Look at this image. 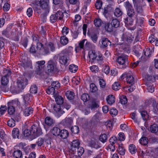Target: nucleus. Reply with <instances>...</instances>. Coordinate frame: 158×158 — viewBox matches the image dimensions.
<instances>
[{
  "label": "nucleus",
  "mask_w": 158,
  "mask_h": 158,
  "mask_svg": "<svg viewBox=\"0 0 158 158\" xmlns=\"http://www.w3.org/2000/svg\"><path fill=\"white\" fill-rule=\"evenodd\" d=\"M42 133L41 128L38 126H36L34 124L31 126L30 130L28 129H26L23 132L24 136L27 137L31 135L33 139L36 138Z\"/></svg>",
  "instance_id": "obj_1"
},
{
  "label": "nucleus",
  "mask_w": 158,
  "mask_h": 158,
  "mask_svg": "<svg viewBox=\"0 0 158 158\" xmlns=\"http://www.w3.org/2000/svg\"><path fill=\"white\" fill-rule=\"evenodd\" d=\"M49 0H36L35 4H33L32 8L29 7L27 10H40L41 9L49 10Z\"/></svg>",
  "instance_id": "obj_2"
},
{
  "label": "nucleus",
  "mask_w": 158,
  "mask_h": 158,
  "mask_svg": "<svg viewBox=\"0 0 158 158\" xmlns=\"http://www.w3.org/2000/svg\"><path fill=\"white\" fill-rule=\"evenodd\" d=\"M55 50V47L53 44L52 42L46 43L44 47L42 44L41 54L43 55L48 54L50 53V51L53 52Z\"/></svg>",
  "instance_id": "obj_3"
},
{
  "label": "nucleus",
  "mask_w": 158,
  "mask_h": 158,
  "mask_svg": "<svg viewBox=\"0 0 158 158\" xmlns=\"http://www.w3.org/2000/svg\"><path fill=\"white\" fill-rule=\"evenodd\" d=\"M27 80L24 76L19 77L17 81L18 91L19 92L23 89L27 85Z\"/></svg>",
  "instance_id": "obj_4"
},
{
  "label": "nucleus",
  "mask_w": 158,
  "mask_h": 158,
  "mask_svg": "<svg viewBox=\"0 0 158 158\" xmlns=\"http://www.w3.org/2000/svg\"><path fill=\"white\" fill-rule=\"evenodd\" d=\"M126 77V81L129 84H133L134 82L133 74L130 71H127L123 73L120 77V79L122 80L125 77Z\"/></svg>",
  "instance_id": "obj_5"
},
{
  "label": "nucleus",
  "mask_w": 158,
  "mask_h": 158,
  "mask_svg": "<svg viewBox=\"0 0 158 158\" xmlns=\"http://www.w3.org/2000/svg\"><path fill=\"white\" fill-rule=\"evenodd\" d=\"M117 61L119 64L120 68H124L126 67L127 63V56L125 55H122L118 57Z\"/></svg>",
  "instance_id": "obj_6"
},
{
  "label": "nucleus",
  "mask_w": 158,
  "mask_h": 158,
  "mask_svg": "<svg viewBox=\"0 0 158 158\" xmlns=\"http://www.w3.org/2000/svg\"><path fill=\"white\" fill-rule=\"evenodd\" d=\"M41 48H42V44L41 43H37L36 48H35V46L32 44L30 48L29 52L31 53H37L41 54Z\"/></svg>",
  "instance_id": "obj_7"
},
{
  "label": "nucleus",
  "mask_w": 158,
  "mask_h": 158,
  "mask_svg": "<svg viewBox=\"0 0 158 158\" xmlns=\"http://www.w3.org/2000/svg\"><path fill=\"white\" fill-rule=\"evenodd\" d=\"M59 62L62 65L67 66L69 64L68 63V59L67 56L63 54V52H62L60 54Z\"/></svg>",
  "instance_id": "obj_8"
},
{
  "label": "nucleus",
  "mask_w": 158,
  "mask_h": 158,
  "mask_svg": "<svg viewBox=\"0 0 158 158\" xmlns=\"http://www.w3.org/2000/svg\"><path fill=\"white\" fill-rule=\"evenodd\" d=\"M132 37L130 34L128 32H126L123 34L122 37V40L125 42H127L128 43H130L132 40Z\"/></svg>",
  "instance_id": "obj_9"
},
{
  "label": "nucleus",
  "mask_w": 158,
  "mask_h": 158,
  "mask_svg": "<svg viewBox=\"0 0 158 158\" xmlns=\"http://www.w3.org/2000/svg\"><path fill=\"white\" fill-rule=\"evenodd\" d=\"M124 22L128 28L131 30H134L135 29V27H130V26L133 25V21L131 18L128 17L125 18L124 19Z\"/></svg>",
  "instance_id": "obj_10"
},
{
  "label": "nucleus",
  "mask_w": 158,
  "mask_h": 158,
  "mask_svg": "<svg viewBox=\"0 0 158 158\" xmlns=\"http://www.w3.org/2000/svg\"><path fill=\"white\" fill-rule=\"evenodd\" d=\"M88 56L89 59V62L92 63L94 61L97 57V54L95 51L93 50L89 51L88 53Z\"/></svg>",
  "instance_id": "obj_11"
},
{
  "label": "nucleus",
  "mask_w": 158,
  "mask_h": 158,
  "mask_svg": "<svg viewBox=\"0 0 158 158\" xmlns=\"http://www.w3.org/2000/svg\"><path fill=\"white\" fill-rule=\"evenodd\" d=\"M53 109L56 112V115L58 117H60L64 112V111L61 110L60 106L59 105L55 106Z\"/></svg>",
  "instance_id": "obj_12"
},
{
  "label": "nucleus",
  "mask_w": 158,
  "mask_h": 158,
  "mask_svg": "<svg viewBox=\"0 0 158 158\" xmlns=\"http://www.w3.org/2000/svg\"><path fill=\"white\" fill-rule=\"evenodd\" d=\"M87 43V41L86 39H84L80 42L78 46L76 47L75 50L76 52H78L81 49L83 48L84 45L85 43Z\"/></svg>",
  "instance_id": "obj_13"
},
{
  "label": "nucleus",
  "mask_w": 158,
  "mask_h": 158,
  "mask_svg": "<svg viewBox=\"0 0 158 158\" xmlns=\"http://www.w3.org/2000/svg\"><path fill=\"white\" fill-rule=\"evenodd\" d=\"M100 43H101L103 47H106L108 45H111V42L106 38H103L101 39L100 41Z\"/></svg>",
  "instance_id": "obj_14"
},
{
  "label": "nucleus",
  "mask_w": 158,
  "mask_h": 158,
  "mask_svg": "<svg viewBox=\"0 0 158 158\" xmlns=\"http://www.w3.org/2000/svg\"><path fill=\"white\" fill-rule=\"evenodd\" d=\"M33 109L30 106L24 108V109H23V114L26 116H28L31 114L33 113Z\"/></svg>",
  "instance_id": "obj_15"
},
{
  "label": "nucleus",
  "mask_w": 158,
  "mask_h": 158,
  "mask_svg": "<svg viewBox=\"0 0 158 158\" xmlns=\"http://www.w3.org/2000/svg\"><path fill=\"white\" fill-rule=\"evenodd\" d=\"M45 123L48 126L53 125L55 121L50 117H47L45 119Z\"/></svg>",
  "instance_id": "obj_16"
},
{
  "label": "nucleus",
  "mask_w": 158,
  "mask_h": 158,
  "mask_svg": "<svg viewBox=\"0 0 158 158\" xmlns=\"http://www.w3.org/2000/svg\"><path fill=\"white\" fill-rule=\"evenodd\" d=\"M145 78L146 81V84H147L148 82H149L150 84L151 83V82H154L155 81V78L154 77L149 75L148 74L145 76Z\"/></svg>",
  "instance_id": "obj_17"
},
{
  "label": "nucleus",
  "mask_w": 158,
  "mask_h": 158,
  "mask_svg": "<svg viewBox=\"0 0 158 158\" xmlns=\"http://www.w3.org/2000/svg\"><path fill=\"white\" fill-rule=\"evenodd\" d=\"M64 125L69 126L71 124L73 123L72 119L71 118L66 117L62 121Z\"/></svg>",
  "instance_id": "obj_18"
},
{
  "label": "nucleus",
  "mask_w": 158,
  "mask_h": 158,
  "mask_svg": "<svg viewBox=\"0 0 158 158\" xmlns=\"http://www.w3.org/2000/svg\"><path fill=\"white\" fill-rule=\"evenodd\" d=\"M13 156L14 158H22V152L19 150L15 151L13 153Z\"/></svg>",
  "instance_id": "obj_19"
},
{
  "label": "nucleus",
  "mask_w": 158,
  "mask_h": 158,
  "mask_svg": "<svg viewBox=\"0 0 158 158\" xmlns=\"http://www.w3.org/2000/svg\"><path fill=\"white\" fill-rule=\"evenodd\" d=\"M12 135L14 138H18L19 135V130L17 128H14L12 131Z\"/></svg>",
  "instance_id": "obj_20"
},
{
  "label": "nucleus",
  "mask_w": 158,
  "mask_h": 158,
  "mask_svg": "<svg viewBox=\"0 0 158 158\" xmlns=\"http://www.w3.org/2000/svg\"><path fill=\"white\" fill-rule=\"evenodd\" d=\"M60 133L59 135L63 139H66L69 135V132L66 130H61Z\"/></svg>",
  "instance_id": "obj_21"
},
{
  "label": "nucleus",
  "mask_w": 158,
  "mask_h": 158,
  "mask_svg": "<svg viewBox=\"0 0 158 158\" xmlns=\"http://www.w3.org/2000/svg\"><path fill=\"white\" fill-rule=\"evenodd\" d=\"M114 96L112 95H108L106 98V101L108 104H112L115 102Z\"/></svg>",
  "instance_id": "obj_22"
},
{
  "label": "nucleus",
  "mask_w": 158,
  "mask_h": 158,
  "mask_svg": "<svg viewBox=\"0 0 158 158\" xmlns=\"http://www.w3.org/2000/svg\"><path fill=\"white\" fill-rule=\"evenodd\" d=\"M141 116L144 120H147L149 118V115L145 110H139Z\"/></svg>",
  "instance_id": "obj_23"
},
{
  "label": "nucleus",
  "mask_w": 158,
  "mask_h": 158,
  "mask_svg": "<svg viewBox=\"0 0 158 158\" xmlns=\"http://www.w3.org/2000/svg\"><path fill=\"white\" fill-rule=\"evenodd\" d=\"M150 131L153 133H156L158 132V126L155 124H154L151 126Z\"/></svg>",
  "instance_id": "obj_24"
},
{
  "label": "nucleus",
  "mask_w": 158,
  "mask_h": 158,
  "mask_svg": "<svg viewBox=\"0 0 158 158\" xmlns=\"http://www.w3.org/2000/svg\"><path fill=\"white\" fill-rule=\"evenodd\" d=\"M67 98L69 100H72L74 98V93L71 91H67L65 94Z\"/></svg>",
  "instance_id": "obj_25"
},
{
  "label": "nucleus",
  "mask_w": 158,
  "mask_h": 158,
  "mask_svg": "<svg viewBox=\"0 0 158 158\" xmlns=\"http://www.w3.org/2000/svg\"><path fill=\"white\" fill-rule=\"evenodd\" d=\"M60 131V129L59 128L56 127H54L52 131V134L53 135L55 136L59 135Z\"/></svg>",
  "instance_id": "obj_26"
},
{
  "label": "nucleus",
  "mask_w": 158,
  "mask_h": 158,
  "mask_svg": "<svg viewBox=\"0 0 158 158\" xmlns=\"http://www.w3.org/2000/svg\"><path fill=\"white\" fill-rule=\"evenodd\" d=\"M114 27L111 23H108L106 24L105 30L108 32H111L114 30Z\"/></svg>",
  "instance_id": "obj_27"
},
{
  "label": "nucleus",
  "mask_w": 158,
  "mask_h": 158,
  "mask_svg": "<svg viewBox=\"0 0 158 158\" xmlns=\"http://www.w3.org/2000/svg\"><path fill=\"white\" fill-rule=\"evenodd\" d=\"M55 99L56 102L58 105L62 104L63 103L64 99L60 96H57L55 97Z\"/></svg>",
  "instance_id": "obj_28"
},
{
  "label": "nucleus",
  "mask_w": 158,
  "mask_h": 158,
  "mask_svg": "<svg viewBox=\"0 0 158 158\" xmlns=\"http://www.w3.org/2000/svg\"><path fill=\"white\" fill-rule=\"evenodd\" d=\"M111 23L114 28H117L120 25V22L117 19H114L112 20Z\"/></svg>",
  "instance_id": "obj_29"
},
{
  "label": "nucleus",
  "mask_w": 158,
  "mask_h": 158,
  "mask_svg": "<svg viewBox=\"0 0 158 158\" xmlns=\"http://www.w3.org/2000/svg\"><path fill=\"white\" fill-rule=\"evenodd\" d=\"M125 149L123 148L122 144H119L118 148L117 149V151L118 153L122 155H123L125 153Z\"/></svg>",
  "instance_id": "obj_30"
},
{
  "label": "nucleus",
  "mask_w": 158,
  "mask_h": 158,
  "mask_svg": "<svg viewBox=\"0 0 158 158\" xmlns=\"http://www.w3.org/2000/svg\"><path fill=\"white\" fill-rule=\"evenodd\" d=\"M105 124L108 130H111L112 129L113 126V123L112 121H107L105 123Z\"/></svg>",
  "instance_id": "obj_31"
},
{
  "label": "nucleus",
  "mask_w": 158,
  "mask_h": 158,
  "mask_svg": "<svg viewBox=\"0 0 158 158\" xmlns=\"http://www.w3.org/2000/svg\"><path fill=\"white\" fill-rule=\"evenodd\" d=\"M147 89L148 92L151 93H153L154 91V86L152 85L151 83L150 84L149 82L147 83Z\"/></svg>",
  "instance_id": "obj_32"
},
{
  "label": "nucleus",
  "mask_w": 158,
  "mask_h": 158,
  "mask_svg": "<svg viewBox=\"0 0 158 158\" xmlns=\"http://www.w3.org/2000/svg\"><path fill=\"white\" fill-rule=\"evenodd\" d=\"M68 42V39L65 36H61L60 38V43L64 45H66Z\"/></svg>",
  "instance_id": "obj_33"
},
{
  "label": "nucleus",
  "mask_w": 158,
  "mask_h": 158,
  "mask_svg": "<svg viewBox=\"0 0 158 158\" xmlns=\"http://www.w3.org/2000/svg\"><path fill=\"white\" fill-rule=\"evenodd\" d=\"M152 107V110L155 113H157L158 112V104L155 100L153 101Z\"/></svg>",
  "instance_id": "obj_34"
},
{
  "label": "nucleus",
  "mask_w": 158,
  "mask_h": 158,
  "mask_svg": "<svg viewBox=\"0 0 158 158\" xmlns=\"http://www.w3.org/2000/svg\"><path fill=\"white\" fill-rule=\"evenodd\" d=\"M78 67L76 65L71 64L69 66V70L72 73H75Z\"/></svg>",
  "instance_id": "obj_35"
},
{
  "label": "nucleus",
  "mask_w": 158,
  "mask_h": 158,
  "mask_svg": "<svg viewBox=\"0 0 158 158\" xmlns=\"http://www.w3.org/2000/svg\"><path fill=\"white\" fill-rule=\"evenodd\" d=\"M9 78L5 77H2L1 79V84L3 86H6L9 82Z\"/></svg>",
  "instance_id": "obj_36"
},
{
  "label": "nucleus",
  "mask_w": 158,
  "mask_h": 158,
  "mask_svg": "<svg viewBox=\"0 0 158 158\" xmlns=\"http://www.w3.org/2000/svg\"><path fill=\"white\" fill-rule=\"evenodd\" d=\"M45 63V62L44 60L38 61L36 62L37 66V69L38 71L41 70L42 69L43 66Z\"/></svg>",
  "instance_id": "obj_37"
},
{
  "label": "nucleus",
  "mask_w": 158,
  "mask_h": 158,
  "mask_svg": "<svg viewBox=\"0 0 158 158\" xmlns=\"http://www.w3.org/2000/svg\"><path fill=\"white\" fill-rule=\"evenodd\" d=\"M139 143L143 145H146L148 143V139L145 137H142L139 140Z\"/></svg>",
  "instance_id": "obj_38"
},
{
  "label": "nucleus",
  "mask_w": 158,
  "mask_h": 158,
  "mask_svg": "<svg viewBox=\"0 0 158 158\" xmlns=\"http://www.w3.org/2000/svg\"><path fill=\"white\" fill-rule=\"evenodd\" d=\"M94 24L96 27H99L102 24V22L99 18L96 19L94 21Z\"/></svg>",
  "instance_id": "obj_39"
},
{
  "label": "nucleus",
  "mask_w": 158,
  "mask_h": 158,
  "mask_svg": "<svg viewBox=\"0 0 158 158\" xmlns=\"http://www.w3.org/2000/svg\"><path fill=\"white\" fill-rule=\"evenodd\" d=\"M55 92V89L53 87L49 86L46 90V92L48 94H53Z\"/></svg>",
  "instance_id": "obj_40"
},
{
  "label": "nucleus",
  "mask_w": 158,
  "mask_h": 158,
  "mask_svg": "<svg viewBox=\"0 0 158 158\" xmlns=\"http://www.w3.org/2000/svg\"><path fill=\"white\" fill-rule=\"evenodd\" d=\"M89 145L91 147L94 148L96 149L100 147L97 144L96 141L92 140H91L89 142Z\"/></svg>",
  "instance_id": "obj_41"
},
{
  "label": "nucleus",
  "mask_w": 158,
  "mask_h": 158,
  "mask_svg": "<svg viewBox=\"0 0 158 158\" xmlns=\"http://www.w3.org/2000/svg\"><path fill=\"white\" fill-rule=\"evenodd\" d=\"M3 73L4 75L3 77H8L9 78L11 74V72L9 69H5L3 71Z\"/></svg>",
  "instance_id": "obj_42"
},
{
  "label": "nucleus",
  "mask_w": 158,
  "mask_h": 158,
  "mask_svg": "<svg viewBox=\"0 0 158 158\" xmlns=\"http://www.w3.org/2000/svg\"><path fill=\"white\" fill-rule=\"evenodd\" d=\"M80 145V143L78 140H73L71 143L72 148H76L77 147Z\"/></svg>",
  "instance_id": "obj_43"
},
{
  "label": "nucleus",
  "mask_w": 158,
  "mask_h": 158,
  "mask_svg": "<svg viewBox=\"0 0 158 158\" xmlns=\"http://www.w3.org/2000/svg\"><path fill=\"white\" fill-rule=\"evenodd\" d=\"M120 101L122 104L125 105L127 102V99L125 96L122 95L120 96Z\"/></svg>",
  "instance_id": "obj_44"
},
{
  "label": "nucleus",
  "mask_w": 158,
  "mask_h": 158,
  "mask_svg": "<svg viewBox=\"0 0 158 158\" xmlns=\"http://www.w3.org/2000/svg\"><path fill=\"white\" fill-rule=\"evenodd\" d=\"M81 99L84 102H86L89 99V95L85 93L81 96Z\"/></svg>",
  "instance_id": "obj_45"
},
{
  "label": "nucleus",
  "mask_w": 158,
  "mask_h": 158,
  "mask_svg": "<svg viewBox=\"0 0 158 158\" xmlns=\"http://www.w3.org/2000/svg\"><path fill=\"white\" fill-rule=\"evenodd\" d=\"M7 124L8 126L12 127L15 126V122L14 119L11 118L8 121Z\"/></svg>",
  "instance_id": "obj_46"
},
{
  "label": "nucleus",
  "mask_w": 158,
  "mask_h": 158,
  "mask_svg": "<svg viewBox=\"0 0 158 158\" xmlns=\"http://www.w3.org/2000/svg\"><path fill=\"white\" fill-rule=\"evenodd\" d=\"M107 136L105 134L101 135L99 137V140L103 143L106 142L107 140Z\"/></svg>",
  "instance_id": "obj_47"
},
{
  "label": "nucleus",
  "mask_w": 158,
  "mask_h": 158,
  "mask_svg": "<svg viewBox=\"0 0 158 158\" xmlns=\"http://www.w3.org/2000/svg\"><path fill=\"white\" fill-rule=\"evenodd\" d=\"M110 113L112 116H115L117 114L118 111L116 109L113 108L110 110Z\"/></svg>",
  "instance_id": "obj_48"
},
{
  "label": "nucleus",
  "mask_w": 158,
  "mask_h": 158,
  "mask_svg": "<svg viewBox=\"0 0 158 158\" xmlns=\"http://www.w3.org/2000/svg\"><path fill=\"white\" fill-rule=\"evenodd\" d=\"M51 85L55 89H57L60 87V84L58 81H54L52 83Z\"/></svg>",
  "instance_id": "obj_49"
},
{
  "label": "nucleus",
  "mask_w": 158,
  "mask_h": 158,
  "mask_svg": "<svg viewBox=\"0 0 158 158\" xmlns=\"http://www.w3.org/2000/svg\"><path fill=\"white\" fill-rule=\"evenodd\" d=\"M71 131L72 133H74V134H76L79 132V129L77 126H74L71 127Z\"/></svg>",
  "instance_id": "obj_50"
},
{
  "label": "nucleus",
  "mask_w": 158,
  "mask_h": 158,
  "mask_svg": "<svg viewBox=\"0 0 158 158\" xmlns=\"http://www.w3.org/2000/svg\"><path fill=\"white\" fill-rule=\"evenodd\" d=\"M21 65L24 67V68H26L28 67H31V63L30 61H24L23 62Z\"/></svg>",
  "instance_id": "obj_51"
},
{
  "label": "nucleus",
  "mask_w": 158,
  "mask_h": 158,
  "mask_svg": "<svg viewBox=\"0 0 158 158\" xmlns=\"http://www.w3.org/2000/svg\"><path fill=\"white\" fill-rule=\"evenodd\" d=\"M129 150L132 154H134L136 152L135 147L133 144H130L129 145Z\"/></svg>",
  "instance_id": "obj_52"
},
{
  "label": "nucleus",
  "mask_w": 158,
  "mask_h": 158,
  "mask_svg": "<svg viewBox=\"0 0 158 158\" xmlns=\"http://www.w3.org/2000/svg\"><path fill=\"white\" fill-rule=\"evenodd\" d=\"M102 2L100 0H97L95 4V6L97 9H101L102 6Z\"/></svg>",
  "instance_id": "obj_53"
},
{
  "label": "nucleus",
  "mask_w": 158,
  "mask_h": 158,
  "mask_svg": "<svg viewBox=\"0 0 158 158\" xmlns=\"http://www.w3.org/2000/svg\"><path fill=\"white\" fill-rule=\"evenodd\" d=\"M90 69L92 72L95 73L98 72L99 71L98 66L95 65H93L90 67Z\"/></svg>",
  "instance_id": "obj_54"
},
{
  "label": "nucleus",
  "mask_w": 158,
  "mask_h": 158,
  "mask_svg": "<svg viewBox=\"0 0 158 158\" xmlns=\"http://www.w3.org/2000/svg\"><path fill=\"white\" fill-rule=\"evenodd\" d=\"M120 84L118 82H115L112 85V89L115 91L118 90L120 88Z\"/></svg>",
  "instance_id": "obj_55"
},
{
  "label": "nucleus",
  "mask_w": 158,
  "mask_h": 158,
  "mask_svg": "<svg viewBox=\"0 0 158 158\" xmlns=\"http://www.w3.org/2000/svg\"><path fill=\"white\" fill-rule=\"evenodd\" d=\"M30 91L31 93L33 94H35L37 93V87L35 85H33L31 86Z\"/></svg>",
  "instance_id": "obj_56"
},
{
  "label": "nucleus",
  "mask_w": 158,
  "mask_h": 158,
  "mask_svg": "<svg viewBox=\"0 0 158 158\" xmlns=\"http://www.w3.org/2000/svg\"><path fill=\"white\" fill-rule=\"evenodd\" d=\"M144 55L147 57H149L151 54L152 52L150 48H148L143 50Z\"/></svg>",
  "instance_id": "obj_57"
},
{
  "label": "nucleus",
  "mask_w": 158,
  "mask_h": 158,
  "mask_svg": "<svg viewBox=\"0 0 158 158\" xmlns=\"http://www.w3.org/2000/svg\"><path fill=\"white\" fill-rule=\"evenodd\" d=\"M99 106V105L98 103L96 102H92L90 105L89 107L93 110L98 107Z\"/></svg>",
  "instance_id": "obj_58"
},
{
  "label": "nucleus",
  "mask_w": 158,
  "mask_h": 158,
  "mask_svg": "<svg viewBox=\"0 0 158 158\" xmlns=\"http://www.w3.org/2000/svg\"><path fill=\"white\" fill-rule=\"evenodd\" d=\"M90 90L92 92H95L97 90V87L94 84H91L90 85Z\"/></svg>",
  "instance_id": "obj_59"
},
{
  "label": "nucleus",
  "mask_w": 158,
  "mask_h": 158,
  "mask_svg": "<svg viewBox=\"0 0 158 158\" xmlns=\"http://www.w3.org/2000/svg\"><path fill=\"white\" fill-rule=\"evenodd\" d=\"M32 37L33 40V44L35 43L36 45H37V43H40L39 42V37L38 36V35H33Z\"/></svg>",
  "instance_id": "obj_60"
},
{
  "label": "nucleus",
  "mask_w": 158,
  "mask_h": 158,
  "mask_svg": "<svg viewBox=\"0 0 158 158\" xmlns=\"http://www.w3.org/2000/svg\"><path fill=\"white\" fill-rule=\"evenodd\" d=\"M103 71L106 74H108L110 72V68L109 66L106 64L104 65L103 68Z\"/></svg>",
  "instance_id": "obj_61"
},
{
  "label": "nucleus",
  "mask_w": 158,
  "mask_h": 158,
  "mask_svg": "<svg viewBox=\"0 0 158 158\" xmlns=\"http://www.w3.org/2000/svg\"><path fill=\"white\" fill-rule=\"evenodd\" d=\"M6 109V106H1L0 108V116L5 113Z\"/></svg>",
  "instance_id": "obj_62"
},
{
  "label": "nucleus",
  "mask_w": 158,
  "mask_h": 158,
  "mask_svg": "<svg viewBox=\"0 0 158 158\" xmlns=\"http://www.w3.org/2000/svg\"><path fill=\"white\" fill-rule=\"evenodd\" d=\"M56 16L57 17L59 20H61L64 16V13L61 11H58L56 13Z\"/></svg>",
  "instance_id": "obj_63"
},
{
  "label": "nucleus",
  "mask_w": 158,
  "mask_h": 158,
  "mask_svg": "<svg viewBox=\"0 0 158 158\" xmlns=\"http://www.w3.org/2000/svg\"><path fill=\"white\" fill-rule=\"evenodd\" d=\"M77 154L79 156H81L83 153L84 149L82 147H79L77 148Z\"/></svg>",
  "instance_id": "obj_64"
}]
</instances>
